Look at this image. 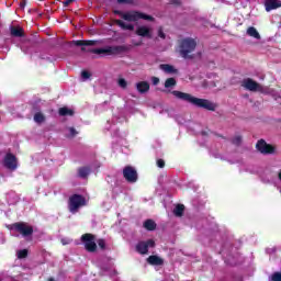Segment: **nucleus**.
Here are the masks:
<instances>
[{
    "label": "nucleus",
    "instance_id": "f257e3e1",
    "mask_svg": "<svg viewBox=\"0 0 281 281\" xmlns=\"http://www.w3.org/2000/svg\"><path fill=\"white\" fill-rule=\"evenodd\" d=\"M70 45H76L81 47L82 52H90L91 54L102 55V56H117L122 52H126V46H105L103 48H88L95 45L93 41H72Z\"/></svg>",
    "mask_w": 281,
    "mask_h": 281
},
{
    "label": "nucleus",
    "instance_id": "f03ea898",
    "mask_svg": "<svg viewBox=\"0 0 281 281\" xmlns=\"http://www.w3.org/2000/svg\"><path fill=\"white\" fill-rule=\"evenodd\" d=\"M172 95L177 98V100H182L183 102H188L193 106H198L199 109H205L206 111H216V103L207 100V99H199L190 93H186L179 90L171 91Z\"/></svg>",
    "mask_w": 281,
    "mask_h": 281
},
{
    "label": "nucleus",
    "instance_id": "7ed1b4c3",
    "mask_svg": "<svg viewBox=\"0 0 281 281\" xmlns=\"http://www.w3.org/2000/svg\"><path fill=\"white\" fill-rule=\"evenodd\" d=\"M194 49H196V40L192 37L181 40L178 45V54L186 60L194 58Z\"/></svg>",
    "mask_w": 281,
    "mask_h": 281
},
{
    "label": "nucleus",
    "instance_id": "20e7f679",
    "mask_svg": "<svg viewBox=\"0 0 281 281\" xmlns=\"http://www.w3.org/2000/svg\"><path fill=\"white\" fill-rule=\"evenodd\" d=\"M114 14H119L123 21H127L128 23H135L136 21H139V19H143V21H155L153 15H148L140 11H114Z\"/></svg>",
    "mask_w": 281,
    "mask_h": 281
},
{
    "label": "nucleus",
    "instance_id": "39448f33",
    "mask_svg": "<svg viewBox=\"0 0 281 281\" xmlns=\"http://www.w3.org/2000/svg\"><path fill=\"white\" fill-rule=\"evenodd\" d=\"M87 202L82 195L75 194L69 200V210L71 214H76L78 212L79 207H82V205H86Z\"/></svg>",
    "mask_w": 281,
    "mask_h": 281
},
{
    "label": "nucleus",
    "instance_id": "423d86ee",
    "mask_svg": "<svg viewBox=\"0 0 281 281\" xmlns=\"http://www.w3.org/2000/svg\"><path fill=\"white\" fill-rule=\"evenodd\" d=\"M241 87L247 91H259V93H265V88L261 87L260 83L256 82L251 78L244 79L241 81Z\"/></svg>",
    "mask_w": 281,
    "mask_h": 281
},
{
    "label": "nucleus",
    "instance_id": "0eeeda50",
    "mask_svg": "<svg viewBox=\"0 0 281 281\" xmlns=\"http://www.w3.org/2000/svg\"><path fill=\"white\" fill-rule=\"evenodd\" d=\"M81 240L87 249V251H95L98 245L95 244V238L91 234H85L81 236Z\"/></svg>",
    "mask_w": 281,
    "mask_h": 281
},
{
    "label": "nucleus",
    "instance_id": "6e6552de",
    "mask_svg": "<svg viewBox=\"0 0 281 281\" xmlns=\"http://www.w3.org/2000/svg\"><path fill=\"white\" fill-rule=\"evenodd\" d=\"M257 150L261 153L262 155H273L276 153V147L272 145L267 144L265 140H258L256 145Z\"/></svg>",
    "mask_w": 281,
    "mask_h": 281
},
{
    "label": "nucleus",
    "instance_id": "1a4fd4ad",
    "mask_svg": "<svg viewBox=\"0 0 281 281\" xmlns=\"http://www.w3.org/2000/svg\"><path fill=\"white\" fill-rule=\"evenodd\" d=\"M135 34L143 38H153V27L146 24L136 26Z\"/></svg>",
    "mask_w": 281,
    "mask_h": 281
},
{
    "label": "nucleus",
    "instance_id": "9d476101",
    "mask_svg": "<svg viewBox=\"0 0 281 281\" xmlns=\"http://www.w3.org/2000/svg\"><path fill=\"white\" fill-rule=\"evenodd\" d=\"M123 177L128 181V183L137 182V170L131 166L123 169Z\"/></svg>",
    "mask_w": 281,
    "mask_h": 281
},
{
    "label": "nucleus",
    "instance_id": "9b49d317",
    "mask_svg": "<svg viewBox=\"0 0 281 281\" xmlns=\"http://www.w3.org/2000/svg\"><path fill=\"white\" fill-rule=\"evenodd\" d=\"M148 247H155V240L149 239L147 241H139L136 245V251L142 255L148 254Z\"/></svg>",
    "mask_w": 281,
    "mask_h": 281
},
{
    "label": "nucleus",
    "instance_id": "f8f14e48",
    "mask_svg": "<svg viewBox=\"0 0 281 281\" xmlns=\"http://www.w3.org/2000/svg\"><path fill=\"white\" fill-rule=\"evenodd\" d=\"M14 227L22 236H32L34 234V228L30 225L18 223L14 224Z\"/></svg>",
    "mask_w": 281,
    "mask_h": 281
},
{
    "label": "nucleus",
    "instance_id": "ddd939ff",
    "mask_svg": "<svg viewBox=\"0 0 281 281\" xmlns=\"http://www.w3.org/2000/svg\"><path fill=\"white\" fill-rule=\"evenodd\" d=\"M3 164L8 170H14L16 168V157L12 154H7Z\"/></svg>",
    "mask_w": 281,
    "mask_h": 281
},
{
    "label": "nucleus",
    "instance_id": "4468645a",
    "mask_svg": "<svg viewBox=\"0 0 281 281\" xmlns=\"http://www.w3.org/2000/svg\"><path fill=\"white\" fill-rule=\"evenodd\" d=\"M265 5L267 12H271V10H278V8H281V0H266Z\"/></svg>",
    "mask_w": 281,
    "mask_h": 281
},
{
    "label": "nucleus",
    "instance_id": "2eb2a0df",
    "mask_svg": "<svg viewBox=\"0 0 281 281\" xmlns=\"http://www.w3.org/2000/svg\"><path fill=\"white\" fill-rule=\"evenodd\" d=\"M115 23L121 27V30H127L128 32L135 31V24L131 22H124V20H116Z\"/></svg>",
    "mask_w": 281,
    "mask_h": 281
},
{
    "label": "nucleus",
    "instance_id": "dca6fc26",
    "mask_svg": "<svg viewBox=\"0 0 281 281\" xmlns=\"http://www.w3.org/2000/svg\"><path fill=\"white\" fill-rule=\"evenodd\" d=\"M138 93H148L150 91V85L147 81H140L136 83Z\"/></svg>",
    "mask_w": 281,
    "mask_h": 281
},
{
    "label": "nucleus",
    "instance_id": "f3484780",
    "mask_svg": "<svg viewBox=\"0 0 281 281\" xmlns=\"http://www.w3.org/2000/svg\"><path fill=\"white\" fill-rule=\"evenodd\" d=\"M247 35L250 36L251 38H255V41H260L261 36L258 30L254 26H250L246 31Z\"/></svg>",
    "mask_w": 281,
    "mask_h": 281
},
{
    "label": "nucleus",
    "instance_id": "a211bd4d",
    "mask_svg": "<svg viewBox=\"0 0 281 281\" xmlns=\"http://www.w3.org/2000/svg\"><path fill=\"white\" fill-rule=\"evenodd\" d=\"M159 68L161 69V71H165V74H177V69L168 64H161Z\"/></svg>",
    "mask_w": 281,
    "mask_h": 281
},
{
    "label": "nucleus",
    "instance_id": "6ab92c4d",
    "mask_svg": "<svg viewBox=\"0 0 281 281\" xmlns=\"http://www.w3.org/2000/svg\"><path fill=\"white\" fill-rule=\"evenodd\" d=\"M147 261L149 265H156V266L164 265V259L159 258L158 256H149Z\"/></svg>",
    "mask_w": 281,
    "mask_h": 281
},
{
    "label": "nucleus",
    "instance_id": "aec40b11",
    "mask_svg": "<svg viewBox=\"0 0 281 281\" xmlns=\"http://www.w3.org/2000/svg\"><path fill=\"white\" fill-rule=\"evenodd\" d=\"M11 31V36H15V37H21L23 36V29H21V26H11L10 29Z\"/></svg>",
    "mask_w": 281,
    "mask_h": 281
},
{
    "label": "nucleus",
    "instance_id": "412c9836",
    "mask_svg": "<svg viewBox=\"0 0 281 281\" xmlns=\"http://www.w3.org/2000/svg\"><path fill=\"white\" fill-rule=\"evenodd\" d=\"M144 227H145V229L153 232L157 227V224L153 220H147L144 223Z\"/></svg>",
    "mask_w": 281,
    "mask_h": 281
},
{
    "label": "nucleus",
    "instance_id": "4be33fe9",
    "mask_svg": "<svg viewBox=\"0 0 281 281\" xmlns=\"http://www.w3.org/2000/svg\"><path fill=\"white\" fill-rule=\"evenodd\" d=\"M59 115H61V116L70 115L71 116V115H74V110H71L67 106L60 108Z\"/></svg>",
    "mask_w": 281,
    "mask_h": 281
},
{
    "label": "nucleus",
    "instance_id": "5701e85b",
    "mask_svg": "<svg viewBox=\"0 0 281 281\" xmlns=\"http://www.w3.org/2000/svg\"><path fill=\"white\" fill-rule=\"evenodd\" d=\"M183 210H186V206H183V204H178L173 210L175 216H183Z\"/></svg>",
    "mask_w": 281,
    "mask_h": 281
},
{
    "label": "nucleus",
    "instance_id": "b1692460",
    "mask_svg": "<svg viewBox=\"0 0 281 281\" xmlns=\"http://www.w3.org/2000/svg\"><path fill=\"white\" fill-rule=\"evenodd\" d=\"M34 122H36V124H43V122H45V115H43L41 112H37L34 115Z\"/></svg>",
    "mask_w": 281,
    "mask_h": 281
},
{
    "label": "nucleus",
    "instance_id": "393cba45",
    "mask_svg": "<svg viewBox=\"0 0 281 281\" xmlns=\"http://www.w3.org/2000/svg\"><path fill=\"white\" fill-rule=\"evenodd\" d=\"M177 86V80L175 78H168L165 81V88L170 89V87H176Z\"/></svg>",
    "mask_w": 281,
    "mask_h": 281
},
{
    "label": "nucleus",
    "instance_id": "a878e982",
    "mask_svg": "<svg viewBox=\"0 0 281 281\" xmlns=\"http://www.w3.org/2000/svg\"><path fill=\"white\" fill-rule=\"evenodd\" d=\"M90 172H91V170L89 168L83 167V168L79 169V177L85 179V177H89Z\"/></svg>",
    "mask_w": 281,
    "mask_h": 281
},
{
    "label": "nucleus",
    "instance_id": "bb28decb",
    "mask_svg": "<svg viewBox=\"0 0 281 281\" xmlns=\"http://www.w3.org/2000/svg\"><path fill=\"white\" fill-rule=\"evenodd\" d=\"M117 85H119V87H121V89H126L128 83L126 82V79L120 78L117 81Z\"/></svg>",
    "mask_w": 281,
    "mask_h": 281
},
{
    "label": "nucleus",
    "instance_id": "cd10ccee",
    "mask_svg": "<svg viewBox=\"0 0 281 281\" xmlns=\"http://www.w3.org/2000/svg\"><path fill=\"white\" fill-rule=\"evenodd\" d=\"M232 143H233L235 146H240V144L243 143V137H240V136H235V137L232 139Z\"/></svg>",
    "mask_w": 281,
    "mask_h": 281
},
{
    "label": "nucleus",
    "instance_id": "c85d7f7f",
    "mask_svg": "<svg viewBox=\"0 0 281 281\" xmlns=\"http://www.w3.org/2000/svg\"><path fill=\"white\" fill-rule=\"evenodd\" d=\"M270 281H281V272H274V273L270 277Z\"/></svg>",
    "mask_w": 281,
    "mask_h": 281
},
{
    "label": "nucleus",
    "instance_id": "c756f323",
    "mask_svg": "<svg viewBox=\"0 0 281 281\" xmlns=\"http://www.w3.org/2000/svg\"><path fill=\"white\" fill-rule=\"evenodd\" d=\"M18 258H27V249L19 250Z\"/></svg>",
    "mask_w": 281,
    "mask_h": 281
},
{
    "label": "nucleus",
    "instance_id": "7c9ffc66",
    "mask_svg": "<svg viewBox=\"0 0 281 281\" xmlns=\"http://www.w3.org/2000/svg\"><path fill=\"white\" fill-rule=\"evenodd\" d=\"M68 137H76L78 135V132L74 127L68 128Z\"/></svg>",
    "mask_w": 281,
    "mask_h": 281
},
{
    "label": "nucleus",
    "instance_id": "2f4dec72",
    "mask_svg": "<svg viewBox=\"0 0 281 281\" xmlns=\"http://www.w3.org/2000/svg\"><path fill=\"white\" fill-rule=\"evenodd\" d=\"M81 78H82V80H89V78H91V74H89V71H87V70H83L81 72Z\"/></svg>",
    "mask_w": 281,
    "mask_h": 281
},
{
    "label": "nucleus",
    "instance_id": "473e14b6",
    "mask_svg": "<svg viewBox=\"0 0 281 281\" xmlns=\"http://www.w3.org/2000/svg\"><path fill=\"white\" fill-rule=\"evenodd\" d=\"M116 3H120V4H131L133 3L132 0H116Z\"/></svg>",
    "mask_w": 281,
    "mask_h": 281
},
{
    "label": "nucleus",
    "instance_id": "72a5a7b5",
    "mask_svg": "<svg viewBox=\"0 0 281 281\" xmlns=\"http://www.w3.org/2000/svg\"><path fill=\"white\" fill-rule=\"evenodd\" d=\"M98 245L101 249H104V247L106 246V243L104 241V239H99L98 240Z\"/></svg>",
    "mask_w": 281,
    "mask_h": 281
},
{
    "label": "nucleus",
    "instance_id": "f704fd0d",
    "mask_svg": "<svg viewBox=\"0 0 281 281\" xmlns=\"http://www.w3.org/2000/svg\"><path fill=\"white\" fill-rule=\"evenodd\" d=\"M157 166H158V168H164V166H166V162L164 161V159H158Z\"/></svg>",
    "mask_w": 281,
    "mask_h": 281
},
{
    "label": "nucleus",
    "instance_id": "c9c22d12",
    "mask_svg": "<svg viewBox=\"0 0 281 281\" xmlns=\"http://www.w3.org/2000/svg\"><path fill=\"white\" fill-rule=\"evenodd\" d=\"M158 36L159 38H166V34L164 33V30L161 29L158 30Z\"/></svg>",
    "mask_w": 281,
    "mask_h": 281
},
{
    "label": "nucleus",
    "instance_id": "e433bc0d",
    "mask_svg": "<svg viewBox=\"0 0 281 281\" xmlns=\"http://www.w3.org/2000/svg\"><path fill=\"white\" fill-rule=\"evenodd\" d=\"M151 81H153V85H155V86L159 85V78H157V77H153Z\"/></svg>",
    "mask_w": 281,
    "mask_h": 281
},
{
    "label": "nucleus",
    "instance_id": "4c0bfd02",
    "mask_svg": "<svg viewBox=\"0 0 281 281\" xmlns=\"http://www.w3.org/2000/svg\"><path fill=\"white\" fill-rule=\"evenodd\" d=\"M63 245H69L71 243V239H61Z\"/></svg>",
    "mask_w": 281,
    "mask_h": 281
},
{
    "label": "nucleus",
    "instance_id": "58836bf2",
    "mask_svg": "<svg viewBox=\"0 0 281 281\" xmlns=\"http://www.w3.org/2000/svg\"><path fill=\"white\" fill-rule=\"evenodd\" d=\"M70 3H74V0H66L64 2V5L67 8V5H69Z\"/></svg>",
    "mask_w": 281,
    "mask_h": 281
},
{
    "label": "nucleus",
    "instance_id": "ea45409f",
    "mask_svg": "<svg viewBox=\"0 0 281 281\" xmlns=\"http://www.w3.org/2000/svg\"><path fill=\"white\" fill-rule=\"evenodd\" d=\"M278 177H279V180L281 181V170L279 171Z\"/></svg>",
    "mask_w": 281,
    "mask_h": 281
},
{
    "label": "nucleus",
    "instance_id": "a19ab883",
    "mask_svg": "<svg viewBox=\"0 0 281 281\" xmlns=\"http://www.w3.org/2000/svg\"><path fill=\"white\" fill-rule=\"evenodd\" d=\"M48 281H56V280H54L53 278H50V279H48Z\"/></svg>",
    "mask_w": 281,
    "mask_h": 281
},
{
    "label": "nucleus",
    "instance_id": "79ce46f5",
    "mask_svg": "<svg viewBox=\"0 0 281 281\" xmlns=\"http://www.w3.org/2000/svg\"><path fill=\"white\" fill-rule=\"evenodd\" d=\"M135 45L139 46V45H142V43H136Z\"/></svg>",
    "mask_w": 281,
    "mask_h": 281
},
{
    "label": "nucleus",
    "instance_id": "37998d69",
    "mask_svg": "<svg viewBox=\"0 0 281 281\" xmlns=\"http://www.w3.org/2000/svg\"><path fill=\"white\" fill-rule=\"evenodd\" d=\"M280 193H281V190H280Z\"/></svg>",
    "mask_w": 281,
    "mask_h": 281
}]
</instances>
